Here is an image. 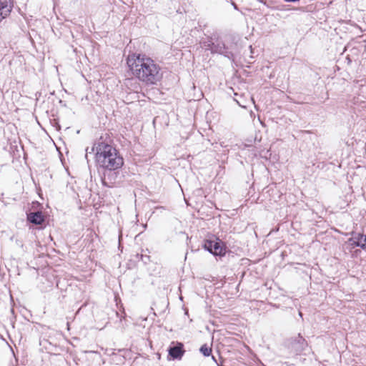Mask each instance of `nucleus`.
Segmentation results:
<instances>
[{
	"instance_id": "f257e3e1",
	"label": "nucleus",
	"mask_w": 366,
	"mask_h": 366,
	"mask_svg": "<svg viewBox=\"0 0 366 366\" xmlns=\"http://www.w3.org/2000/svg\"><path fill=\"white\" fill-rule=\"evenodd\" d=\"M127 64L133 75L146 85H155L162 79L160 66L145 54H129Z\"/></svg>"
},
{
	"instance_id": "f03ea898",
	"label": "nucleus",
	"mask_w": 366,
	"mask_h": 366,
	"mask_svg": "<svg viewBox=\"0 0 366 366\" xmlns=\"http://www.w3.org/2000/svg\"><path fill=\"white\" fill-rule=\"evenodd\" d=\"M96 159L99 167L106 169L102 179L104 185L110 187L106 181V176L112 174V171L122 167L124 164L123 158L118 154L114 147L102 142L97 147Z\"/></svg>"
},
{
	"instance_id": "7ed1b4c3",
	"label": "nucleus",
	"mask_w": 366,
	"mask_h": 366,
	"mask_svg": "<svg viewBox=\"0 0 366 366\" xmlns=\"http://www.w3.org/2000/svg\"><path fill=\"white\" fill-rule=\"evenodd\" d=\"M204 248L214 255L222 256L224 255L225 252V249L222 246V242L219 239L205 240L204 243Z\"/></svg>"
},
{
	"instance_id": "20e7f679",
	"label": "nucleus",
	"mask_w": 366,
	"mask_h": 366,
	"mask_svg": "<svg viewBox=\"0 0 366 366\" xmlns=\"http://www.w3.org/2000/svg\"><path fill=\"white\" fill-rule=\"evenodd\" d=\"M307 346L305 340L299 334L293 340L290 342V347L295 354H299L303 351Z\"/></svg>"
},
{
	"instance_id": "39448f33",
	"label": "nucleus",
	"mask_w": 366,
	"mask_h": 366,
	"mask_svg": "<svg viewBox=\"0 0 366 366\" xmlns=\"http://www.w3.org/2000/svg\"><path fill=\"white\" fill-rule=\"evenodd\" d=\"M174 345L170 346L168 349L169 355L172 359H181L184 355V345L181 342H172Z\"/></svg>"
},
{
	"instance_id": "423d86ee",
	"label": "nucleus",
	"mask_w": 366,
	"mask_h": 366,
	"mask_svg": "<svg viewBox=\"0 0 366 366\" xmlns=\"http://www.w3.org/2000/svg\"><path fill=\"white\" fill-rule=\"evenodd\" d=\"M352 237L349 239V242H351V244L366 249V235L355 232H352Z\"/></svg>"
},
{
	"instance_id": "0eeeda50",
	"label": "nucleus",
	"mask_w": 366,
	"mask_h": 366,
	"mask_svg": "<svg viewBox=\"0 0 366 366\" xmlns=\"http://www.w3.org/2000/svg\"><path fill=\"white\" fill-rule=\"evenodd\" d=\"M12 7L11 0H0V22L9 15Z\"/></svg>"
},
{
	"instance_id": "6e6552de",
	"label": "nucleus",
	"mask_w": 366,
	"mask_h": 366,
	"mask_svg": "<svg viewBox=\"0 0 366 366\" xmlns=\"http://www.w3.org/2000/svg\"><path fill=\"white\" fill-rule=\"evenodd\" d=\"M213 44L212 53H218L229 57V52L227 51L222 41L219 40V39L214 36V41Z\"/></svg>"
},
{
	"instance_id": "1a4fd4ad",
	"label": "nucleus",
	"mask_w": 366,
	"mask_h": 366,
	"mask_svg": "<svg viewBox=\"0 0 366 366\" xmlns=\"http://www.w3.org/2000/svg\"><path fill=\"white\" fill-rule=\"evenodd\" d=\"M27 220L34 224L39 225L43 223L44 218L42 212L37 211L27 214Z\"/></svg>"
},
{
	"instance_id": "9d476101",
	"label": "nucleus",
	"mask_w": 366,
	"mask_h": 366,
	"mask_svg": "<svg viewBox=\"0 0 366 366\" xmlns=\"http://www.w3.org/2000/svg\"><path fill=\"white\" fill-rule=\"evenodd\" d=\"M214 41V36L207 38L206 40H204L201 42L202 47L205 49L206 50H210L212 51Z\"/></svg>"
},
{
	"instance_id": "9b49d317",
	"label": "nucleus",
	"mask_w": 366,
	"mask_h": 366,
	"mask_svg": "<svg viewBox=\"0 0 366 366\" xmlns=\"http://www.w3.org/2000/svg\"><path fill=\"white\" fill-rule=\"evenodd\" d=\"M200 352L202 353V355L205 357H208L211 355L212 349L209 347L207 345H203L200 347Z\"/></svg>"
},
{
	"instance_id": "f8f14e48",
	"label": "nucleus",
	"mask_w": 366,
	"mask_h": 366,
	"mask_svg": "<svg viewBox=\"0 0 366 366\" xmlns=\"http://www.w3.org/2000/svg\"><path fill=\"white\" fill-rule=\"evenodd\" d=\"M154 209L155 211H159L160 212H162V211L165 210V207L162 206L156 207Z\"/></svg>"
},
{
	"instance_id": "ddd939ff",
	"label": "nucleus",
	"mask_w": 366,
	"mask_h": 366,
	"mask_svg": "<svg viewBox=\"0 0 366 366\" xmlns=\"http://www.w3.org/2000/svg\"><path fill=\"white\" fill-rule=\"evenodd\" d=\"M134 81V79H128V80H127V81H128V82H132V81Z\"/></svg>"
},
{
	"instance_id": "4468645a",
	"label": "nucleus",
	"mask_w": 366,
	"mask_h": 366,
	"mask_svg": "<svg viewBox=\"0 0 366 366\" xmlns=\"http://www.w3.org/2000/svg\"><path fill=\"white\" fill-rule=\"evenodd\" d=\"M232 4H233L234 7L235 9H237L236 5H235L234 3H233Z\"/></svg>"
},
{
	"instance_id": "2eb2a0df",
	"label": "nucleus",
	"mask_w": 366,
	"mask_h": 366,
	"mask_svg": "<svg viewBox=\"0 0 366 366\" xmlns=\"http://www.w3.org/2000/svg\"><path fill=\"white\" fill-rule=\"evenodd\" d=\"M143 227H144V228H146V227H147V224H144V225H143Z\"/></svg>"
}]
</instances>
